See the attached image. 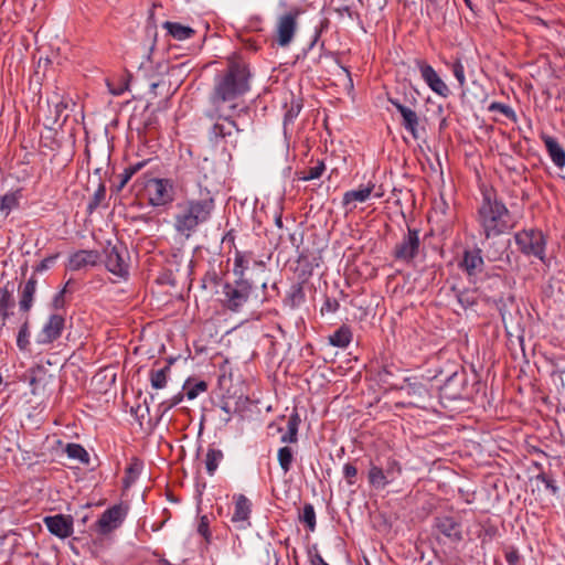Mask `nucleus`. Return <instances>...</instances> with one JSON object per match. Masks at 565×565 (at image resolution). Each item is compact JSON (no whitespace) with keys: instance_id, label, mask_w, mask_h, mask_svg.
I'll return each mask as SVG.
<instances>
[{"instance_id":"f257e3e1","label":"nucleus","mask_w":565,"mask_h":565,"mask_svg":"<svg viewBox=\"0 0 565 565\" xmlns=\"http://www.w3.org/2000/svg\"><path fill=\"white\" fill-rule=\"evenodd\" d=\"M250 77L246 63L231 60L226 70L215 76L214 86L209 96L215 111L223 110L225 105H228L230 110H235L236 100L250 89Z\"/></svg>"},{"instance_id":"f03ea898","label":"nucleus","mask_w":565,"mask_h":565,"mask_svg":"<svg viewBox=\"0 0 565 565\" xmlns=\"http://www.w3.org/2000/svg\"><path fill=\"white\" fill-rule=\"evenodd\" d=\"M175 207L174 230L188 238L201 224L211 218L215 209V200L207 191L203 198L180 202Z\"/></svg>"},{"instance_id":"7ed1b4c3","label":"nucleus","mask_w":565,"mask_h":565,"mask_svg":"<svg viewBox=\"0 0 565 565\" xmlns=\"http://www.w3.org/2000/svg\"><path fill=\"white\" fill-rule=\"evenodd\" d=\"M478 215L487 238L505 233L514 225L505 204L491 192L483 193Z\"/></svg>"},{"instance_id":"20e7f679","label":"nucleus","mask_w":565,"mask_h":565,"mask_svg":"<svg viewBox=\"0 0 565 565\" xmlns=\"http://www.w3.org/2000/svg\"><path fill=\"white\" fill-rule=\"evenodd\" d=\"M252 282L246 278H236L233 282L223 285L220 299L222 307L232 312H239L252 295Z\"/></svg>"},{"instance_id":"39448f33","label":"nucleus","mask_w":565,"mask_h":565,"mask_svg":"<svg viewBox=\"0 0 565 565\" xmlns=\"http://www.w3.org/2000/svg\"><path fill=\"white\" fill-rule=\"evenodd\" d=\"M515 243L522 254L545 262L546 239L542 231L523 230L514 235Z\"/></svg>"},{"instance_id":"423d86ee","label":"nucleus","mask_w":565,"mask_h":565,"mask_svg":"<svg viewBox=\"0 0 565 565\" xmlns=\"http://www.w3.org/2000/svg\"><path fill=\"white\" fill-rule=\"evenodd\" d=\"M419 230L407 226V232L397 242L392 250L395 260L411 264L419 255L422 241Z\"/></svg>"},{"instance_id":"0eeeda50","label":"nucleus","mask_w":565,"mask_h":565,"mask_svg":"<svg viewBox=\"0 0 565 565\" xmlns=\"http://www.w3.org/2000/svg\"><path fill=\"white\" fill-rule=\"evenodd\" d=\"M149 204L153 207L166 206L173 202L175 195L174 181L153 178L146 183Z\"/></svg>"},{"instance_id":"6e6552de","label":"nucleus","mask_w":565,"mask_h":565,"mask_svg":"<svg viewBox=\"0 0 565 565\" xmlns=\"http://www.w3.org/2000/svg\"><path fill=\"white\" fill-rule=\"evenodd\" d=\"M105 254V266L114 275L126 278L129 274L128 264L125 256L128 255V250L122 243L111 245L110 243L104 248Z\"/></svg>"},{"instance_id":"1a4fd4ad","label":"nucleus","mask_w":565,"mask_h":565,"mask_svg":"<svg viewBox=\"0 0 565 565\" xmlns=\"http://www.w3.org/2000/svg\"><path fill=\"white\" fill-rule=\"evenodd\" d=\"M128 508L124 504H115L107 509L94 523L95 531L100 535H107L118 529L124 522Z\"/></svg>"},{"instance_id":"9d476101","label":"nucleus","mask_w":565,"mask_h":565,"mask_svg":"<svg viewBox=\"0 0 565 565\" xmlns=\"http://www.w3.org/2000/svg\"><path fill=\"white\" fill-rule=\"evenodd\" d=\"M300 14L299 9H295L285 14H281L277 19L276 23V42L279 46H288L296 34L298 22L297 19Z\"/></svg>"},{"instance_id":"9b49d317","label":"nucleus","mask_w":565,"mask_h":565,"mask_svg":"<svg viewBox=\"0 0 565 565\" xmlns=\"http://www.w3.org/2000/svg\"><path fill=\"white\" fill-rule=\"evenodd\" d=\"M468 385V376L463 369L454 371L440 387L443 397L449 401L460 399L465 396Z\"/></svg>"},{"instance_id":"f8f14e48","label":"nucleus","mask_w":565,"mask_h":565,"mask_svg":"<svg viewBox=\"0 0 565 565\" xmlns=\"http://www.w3.org/2000/svg\"><path fill=\"white\" fill-rule=\"evenodd\" d=\"M216 113L218 114L217 120L210 130V138L216 141L222 139L225 142H235V140H233L234 134L242 131L236 121L232 119L231 115L223 114V110Z\"/></svg>"},{"instance_id":"ddd939ff","label":"nucleus","mask_w":565,"mask_h":565,"mask_svg":"<svg viewBox=\"0 0 565 565\" xmlns=\"http://www.w3.org/2000/svg\"><path fill=\"white\" fill-rule=\"evenodd\" d=\"M510 241H493L486 246V258L492 263H499L498 268L507 270L512 267V252L509 250Z\"/></svg>"},{"instance_id":"4468645a","label":"nucleus","mask_w":565,"mask_h":565,"mask_svg":"<svg viewBox=\"0 0 565 565\" xmlns=\"http://www.w3.org/2000/svg\"><path fill=\"white\" fill-rule=\"evenodd\" d=\"M65 318L62 315L53 313L43 324L41 331L36 335V343L51 344L57 340L64 330Z\"/></svg>"},{"instance_id":"2eb2a0df","label":"nucleus","mask_w":565,"mask_h":565,"mask_svg":"<svg viewBox=\"0 0 565 565\" xmlns=\"http://www.w3.org/2000/svg\"><path fill=\"white\" fill-rule=\"evenodd\" d=\"M387 100L398 110L402 116L401 125L414 139L419 138L420 119L415 110L404 105L398 98L388 97Z\"/></svg>"},{"instance_id":"dca6fc26","label":"nucleus","mask_w":565,"mask_h":565,"mask_svg":"<svg viewBox=\"0 0 565 565\" xmlns=\"http://www.w3.org/2000/svg\"><path fill=\"white\" fill-rule=\"evenodd\" d=\"M434 526L452 543L462 541V527L460 521L450 515L436 516Z\"/></svg>"},{"instance_id":"f3484780","label":"nucleus","mask_w":565,"mask_h":565,"mask_svg":"<svg viewBox=\"0 0 565 565\" xmlns=\"http://www.w3.org/2000/svg\"><path fill=\"white\" fill-rule=\"evenodd\" d=\"M482 250L478 247L473 249H466L458 266L471 279L483 271L484 260L481 255Z\"/></svg>"},{"instance_id":"a211bd4d","label":"nucleus","mask_w":565,"mask_h":565,"mask_svg":"<svg viewBox=\"0 0 565 565\" xmlns=\"http://www.w3.org/2000/svg\"><path fill=\"white\" fill-rule=\"evenodd\" d=\"M50 533L60 537L66 539L73 533V518L72 515L55 514L45 516L43 520Z\"/></svg>"},{"instance_id":"6ab92c4d","label":"nucleus","mask_w":565,"mask_h":565,"mask_svg":"<svg viewBox=\"0 0 565 565\" xmlns=\"http://www.w3.org/2000/svg\"><path fill=\"white\" fill-rule=\"evenodd\" d=\"M417 65L420 71L422 78L429 86V88L439 96L447 97L449 94V88L439 77L433 66L424 61H417Z\"/></svg>"},{"instance_id":"aec40b11","label":"nucleus","mask_w":565,"mask_h":565,"mask_svg":"<svg viewBox=\"0 0 565 565\" xmlns=\"http://www.w3.org/2000/svg\"><path fill=\"white\" fill-rule=\"evenodd\" d=\"M250 501L244 495L238 494L235 500V511L232 516V522L236 525L237 529H246L249 523V514H250Z\"/></svg>"},{"instance_id":"412c9836","label":"nucleus","mask_w":565,"mask_h":565,"mask_svg":"<svg viewBox=\"0 0 565 565\" xmlns=\"http://www.w3.org/2000/svg\"><path fill=\"white\" fill-rule=\"evenodd\" d=\"M99 258L100 255L97 250L81 249L70 256L68 268L79 270L88 266H95Z\"/></svg>"},{"instance_id":"4be33fe9","label":"nucleus","mask_w":565,"mask_h":565,"mask_svg":"<svg viewBox=\"0 0 565 565\" xmlns=\"http://www.w3.org/2000/svg\"><path fill=\"white\" fill-rule=\"evenodd\" d=\"M401 390L406 391L407 395L413 398L411 403L414 405L425 402L430 397L428 387L416 380L412 381V379H405V385H403Z\"/></svg>"},{"instance_id":"5701e85b","label":"nucleus","mask_w":565,"mask_h":565,"mask_svg":"<svg viewBox=\"0 0 565 565\" xmlns=\"http://www.w3.org/2000/svg\"><path fill=\"white\" fill-rule=\"evenodd\" d=\"M541 139L544 142L547 153L553 163L558 168H563L565 166L564 148L558 143V141L554 137H551L548 135L542 134Z\"/></svg>"},{"instance_id":"b1692460","label":"nucleus","mask_w":565,"mask_h":565,"mask_svg":"<svg viewBox=\"0 0 565 565\" xmlns=\"http://www.w3.org/2000/svg\"><path fill=\"white\" fill-rule=\"evenodd\" d=\"M36 284H38V281L34 277V275H32L29 278V280L25 282V285L23 286V288L21 290V295H20V301H19V307H20L21 311H23V312L30 311L32 303H33V296L36 290Z\"/></svg>"},{"instance_id":"393cba45","label":"nucleus","mask_w":565,"mask_h":565,"mask_svg":"<svg viewBox=\"0 0 565 565\" xmlns=\"http://www.w3.org/2000/svg\"><path fill=\"white\" fill-rule=\"evenodd\" d=\"M168 34L178 41L186 40L195 34V30L179 22L167 21L162 24Z\"/></svg>"},{"instance_id":"a878e982","label":"nucleus","mask_w":565,"mask_h":565,"mask_svg":"<svg viewBox=\"0 0 565 565\" xmlns=\"http://www.w3.org/2000/svg\"><path fill=\"white\" fill-rule=\"evenodd\" d=\"M352 340L351 329L343 324L333 334L329 335V343L338 348H347Z\"/></svg>"},{"instance_id":"bb28decb","label":"nucleus","mask_w":565,"mask_h":565,"mask_svg":"<svg viewBox=\"0 0 565 565\" xmlns=\"http://www.w3.org/2000/svg\"><path fill=\"white\" fill-rule=\"evenodd\" d=\"M373 188H374V185H367L365 188L345 192L343 195V201H342L343 205L348 206L354 201L365 202L370 198V195L373 191Z\"/></svg>"},{"instance_id":"cd10ccee","label":"nucleus","mask_w":565,"mask_h":565,"mask_svg":"<svg viewBox=\"0 0 565 565\" xmlns=\"http://www.w3.org/2000/svg\"><path fill=\"white\" fill-rule=\"evenodd\" d=\"M451 291L455 294L462 309H468L477 303L478 297L476 290L458 289L454 286L451 287Z\"/></svg>"},{"instance_id":"c85d7f7f","label":"nucleus","mask_w":565,"mask_h":565,"mask_svg":"<svg viewBox=\"0 0 565 565\" xmlns=\"http://www.w3.org/2000/svg\"><path fill=\"white\" fill-rule=\"evenodd\" d=\"M369 482L376 489H383L391 483L384 473V469L374 465L369 470Z\"/></svg>"},{"instance_id":"c756f323","label":"nucleus","mask_w":565,"mask_h":565,"mask_svg":"<svg viewBox=\"0 0 565 565\" xmlns=\"http://www.w3.org/2000/svg\"><path fill=\"white\" fill-rule=\"evenodd\" d=\"M169 373V365H164L159 370H151L149 374L151 386L154 390H161L166 387Z\"/></svg>"},{"instance_id":"7c9ffc66","label":"nucleus","mask_w":565,"mask_h":565,"mask_svg":"<svg viewBox=\"0 0 565 565\" xmlns=\"http://www.w3.org/2000/svg\"><path fill=\"white\" fill-rule=\"evenodd\" d=\"M286 303L290 308H296L305 301V291L300 284L292 285L286 299Z\"/></svg>"},{"instance_id":"2f4dec72","label":"nucleus","mask_w":565,"mask_h":565,"mask_svg":"<svg viewBox=\"0 0 565 565\" xmlns=\"http://www.w3.org/2000/svg\"><path fill=\"white\" fill-rule=\"evenodd\" d=\"M223 452L220 449L209 448L206 458H205V467L206 471L210 476H212L218 467L220 461L223 459Z\"/></svg>"},{"instance_id":"473e14b6","label":"nucleus","mask_w":565,"mask_h":565,"mask_svg":"<svg viewBox=\"0 0 565 565\" xmlns=\"http://www.w3.org/2000/svg\"><path fill=\"white\" fill-rule=\"evenodd\" d=\"M65 451L67 456L72 459H77L82 463L89 462V455L86 449L79 444H67Z\"/></svg>"},{"instance_id":"72a5a7b5","label":"nucleus","mask_w":565,"mask_h":565,"mask_svg":"<svg viewBox=\"0 0 565 565\" xmlns=\"http://www.w3.org/2000/svg\"><path fill=\"white\" fill-rule=\"evenodd\" d=\"M17 345L21 351H29L30 347V323L29 317L25 318L23 323L20 327L17 337Z\"/></svg>"},{"instance_id":"f704fd0d","label":"nucleus","mask_w":565,"mask_h":565,"mask_svg":"<svg viewBox=\"0 0 565 565\" xmlns=\"http://www.w3.org/2000/svg\"><path fill=\"white\" fill-rule=\"evenodd\" d=\"M300 522L305 523L310 532L316 530V512L315 508L310 503H306L302 509V513L299 516Z\"/></svg>"},{"instance_id":"c9c22d12","label":"nucleus","mask_w":565,"mask_h":565,"mask_svg":"<svg viewBox=\"0 0 565 565\" xmlns=\"http://www.w3.org/2000/svg\"><path fill=\"white\" fill-rule=\"evenodd\" d=\"M19 205V196L15 192L7 193L0 196V211L8 215L13 209Z\"/></svg>"},{"instance_id":"e433bc0d","label":"nucleus","mask_w":565,"mask_h":565,"mask_svg":"<svg viewBox=\"0 0 565 565\" xmlns=\"http://www.w3.org/2000/svg\"><path fill=\"white\" fill-rule=\"evenodd\" d=\"M183 390L185 391V393H183L184 396L189 399H194L201 392L207 390V384L204 381H199L192 385L191 380H188L183 385Z\"/></svg>"},{"instance_id":"4c0bfd02","label":"nucleus","mask_w":565,"mask_h":565,"mask_svg":"<svg viewBox=\"0 0 565 565\" xmlns=\"http://www.w3.org/2000/svg\"><path fill=\"white\" fill-rule=\"evenodd\" d=\"M292 460L294 454L290 447L285 446L278 450V462L284 472H288L290 470Z\"/></svg>"},{"instance_id":"58836bf2","label":"nucleus","mask_w":565,"mask_h":565,"mask_svg":"<svg viewBox=\"0 0 565 565\" xmlns=\"http://www.w3.org/2000/svg\"><path fill=\"white\" fill-rule=\"evenodd\" d=\"M324 170H326V166H324L323 161H318L315 167H310L307 170L301 171L300 172L301 175L299 177V179L303 180V181L318 179L322 175Z\"/></svg>"},{"instance_id":"ea45409f","label":"nucleus","mask_w":565,"mask_h":565,"mask_svg":"<svg viewBox=\"0 0 565 565\" xmlns=\"http://www.w3.org/2000/svg\"><path fill=\"white\" fill-rule=\"evenodd\" d=\"M10 282H8L4 287L0 288V308L12 309L15 305L14 298L12 296L13 287L9 289Z\"/></svg>"},{"instance_id":"a19ab883","label":"nucleus","mask_w":565,"mask_h":565,"mask_svg":"<svg viewBox=\"0 0 565 565\" xmlns=\"http://www.w3.org/2000/svg\"><path fill=\"white\" fill-rule=\"evenodd\" d=\"M382 468L384 469V473H385L386 478L391 482H393L402 472L399 462L392 458L387 459L385 466Z\"/></svg>"},{"instance_id":"79ce46f5","label":"nucleus","mask_w":565,"mask_h":565,"mask_svg":"<svg viewBox=\"0 0 565 565\" xmlns=\"http://www.w3.org/2000/svg\"><path fill=\"white\" fill-rule=\"evenodd\" d=\"M535 466L541 470L536 479L543 482L545 488L550 490L552 494H556L558 492V487L556 486L555 480L543 471L542 465L535 463Z\"/></svg>"},{"instance_id":"37998d69","label":"nucleus","mask_w":565,"mask_h":565,"mask_svg":"<svg viewBox=\"0 0 565 565\" xmlns=\"http://www.w3.org/2000/svg\"><path fill=\"white\" fill-rule=\"evenodd\" d=\"M184 398V394L182 392L178 393L170 399H166L161 402L158 406L159 411L161 412V416L164 415L168 411H170L172 407L177 406L182 402Z\"/></svg>"},{"instance_id":"c03bdc74","label":"nucleus","mask_w":565,"mask_h":565,"mask_svg":"<svg viewBox=\"0 0 565 565\" xmlns=\"http://www.w3.org/2000/svg\"><path fill=\"white\" fill-rule=\"evenodd\" d=\"M105 195H106V186H105V184L103 182H99L98 183V188L95 191L94 196H93L92 201L88 204V209L90 211H93L97 206H99L102 201L105 199Z\"/></svg>"},{"instance_id":"a18cd8bd","label":"nucleus","mask_w":565,"mask_h":565,"mask_svg":"<svg viewBox=\"0 0 565 565\" xmlns=\"http://www.w3.org/2000/svg\"><path fill=\"white\" fill-rule=\"evenodd\" d=\"M242 401V396L238 401H233L232 398L224 399L221 405V409L227 415V418H225L226 422L230 420V416L233 413H236L239 411V402Z\"/></svg>"},{"instance_id":"49530a36","label":"nucleus","mask_w":565,"mask_h":565,"mask_svg":"<svg viewBox=\"0 0 565 565\" xmlns=\"http://www.w3.org/2000/svg\"><path fill=\"white\" fill-rule=\"evenodd\" d=\"M451 71L454 76L459 83L460 87H463L466 84V77H465V67L460 60H456L451 65Z\"/></svg>"},{"instance_id":"de8ad7c7","label":"nucleus","mask_w":565,"mask_h":565,"mask_svg":"<svg viewBox=\"0 0 565 565\" xmlns=\"http://www.w3.org/2000/svg\"><path fill=\"white\" fill-rule=\"evenodd\" d=\"M489 109L490 110H497V111L501 113L502 115H504L507 118H509L511 120H515L516 119L514 110L510 106H508L505 104L492 103L490 105Z\"/></svg>"},{"instance_id":"09e8293b","label":"nucleus","mask_w":565,"mask_h":565,"mask_svg":"<svg viewBox=\"0 0 565 565\" xmlns=\"http://www.w3.org/2000/svg\"><path fill=\"white\" fill-rule=\"evenodd\" d=\"M246 260L244 259V256L241 254H237L234 260V268L233 273L236 276V278H245V269H246Z\"/></svg>"},{"instance_id":"8fccbe9b","label":"nucleus","mask_w":565,"mask_h":565,"mask_svg":"<svg viewBox=\"0 0 565 565\" xmlns=\"http://www.w3.org/2000/svg\"><path fill=\"white\" fill-rule=\"evenodd\" d=\"M209 526H210V521H209L207 515H202L199 521L198 532L205 539L206 542H210V539H211V532H210Z\"/></svg>"},{"instance_id":"3c124183","label":"nucleus","mask_w":565,"mask_h":565,"mask_svg":"<svg viewBox=\"0 0 565 565\" xmlns=\"http://www.w3.org/2000/svg\"><path fill=\"white\" fill-rule=\"evenodd\" d=\"M138 473H139V466L137 463L130 465L126 469V476L124 478V484L126 488L130 487V484L136 480Z\"/></svg>"},{"instance_id":"603ef678","label":"nucleus","mask_w":565,"mask_h":565,"mask_svg":"<svg viewBox=\"0 0 565 565\" xmlns=\"http://www.w3.org/2000/svg\"><path fill=\"white\" fill-rule=\"evenodd\" d=\"M58 254L50 255L45 257L43 260H41L34 268V274L42 273L44 270H47L51 266L54 265L55 260L57 259Z\"/></svg>"},{"instance_id":"864d4df0","label":"nucleus","mask_w":565,"mask_h":565,"mask_svg":"<svg viewBox=\"0 0 565 565\" xmlns=\"http://www.w3.org/2000/svg\"><path fill=\"white\" fill-rule=\"evenodd\" d=\"M356 475H358V469L354 465H352V463L344 465L343 476L350 486H353L355 483Z\"/></svg>"},{"instance_id":"5fc2aeb1","label":"nucleus","mask_w":565,"mask_h":565,"mask_svg":"<svg viewBox=\"0 0 565 565\" xmlns=\"http://www.w3.org/2000/svg\"><path fill=\"white\" fill-rule=\"evenodd\" d=\"M44 374V370L41 366H38L36 369H31L29 371V384L32 387V393L35 394L36 384L41 380L38 375Z\"/></svg>"},{"instance_id":"6e6d98bb","label":"nucleus","mask_w":565,"mask_h":565,"mask_svg":"<svg viewBox=\"0 0 565 565\" xmlns=\"http://www.w3.org/2000/svg\"><path fill=\"white\" fill-rule=\"evenodd\" d=\"M339 306L340 305L337 299L327 297L324 303L321 307V313L324 315L335 312L339 309Z\"/></svg>"},{"instance_id":"4d7b16f0","label":"nucleus","mask_w":565,"mask_h":565,"mask_svg":"<svg viewBox=\"0 0 565 565\" xmlns=\"http://www.w3.org/2000/svg\"><path fill=\"white\" fill-rule=\"evenodd\" d=\"M504 556L509 565H518L520 562L519 551L514 547H508L505 550Z\"/></svg>"},{"instance_id":"13d9d810","label":"nucleus","mask_w":565,"mask_h":565,"mask_svg":"<svg viewBox=\"0 0 565 565\" xmlns=\"http://www.w3.org/2000/svg\"><path fill=\"white\" fill-rule=\"evenodd\" d=\"M107 86L109 88V92L115 96H119L126 89H128V83L122 81L118 82L117 85L113 84L111 82H107Z\"/></svg>"},{"instance_id":"bf43d9fd","label":"nucleus","mask_w":565,"mask_h":565,"mask_svg":"<svg viewBox=\"0 0 565 565\" xmlns=\"http://www.w3.org/2000/svg\"><path fill=\"white\" fill-rule=\"evenodd\" d=\"M332 3L334 4V10L340 14L344 15L347 14L349 18H352V10L351 7L344 3H340V0H332Z\"/></svg>"},{"instance_id":"052dcab7","label":"nucleus","mask_w":565,"mask_h":565,"mask_svg":"<svg viewBox=\"0 0 565 565\" xmlns=\"http://www.w3.org/2000/svg\"><path fill=\"white\" fill-rule=\"evenodd\" d=\"M298 429L292 426H288V431L281 436V443H296L297 441Z\"/></svg>"},{"instance_id":"680f3d73","label":"nucleus","mask_w":565,"mask_h":565,"mask_svg":"<svg viewBox=\"0 0 565 565\" xmlns=\"http://www.w3.org/2000/svg\"><path fill=\"white\" fill-rule=\"evenodd\" d=\"M309 557L311 565H329L318 552H309Z\"/></svg>"},{"instance_id":"e2e57ef3","label":"nucleus","mask_w":565,"mask_h":565,"mask_svg":"<svg viewBox=\"0 0 565 565\" xmlns=\"http://www.w3.org/2000/svg\"><path fill=\"white\" fill-rule=\"evenodd\" d=\"M300 110H301L300 104L291 105V108L285 115V119L292 120L294 118H296L299 115Z\"/></svg>"},{"instance_id":"0e129e2a","label":"nucleus","mask_w":565,"mask_h":565,"mask_svg":"<svg viewBox=\"0 0 565 565\" xmlns=\"http://www.w3.org/2000/svg\"><path fill=\"white\" fill-rule=\"evenodd\" d=\"M64 294H65V290H61L60 292H57L55 296H54V299H53V307L55 309H58L61 307H63L64 305Z\"/></svg>"},{"instance_id":"69168bd1","label":"nucleus","mask_w":565,"mask_h":565,"mask_svg":"<svg viewBox=\"0 0 565 565\" xmlns=\"http://www.w3.org/2000/svg\"><path fill=\"white\" fill-rule=\"evenodd\" d=\"M150 162H151V159L142 160L137 163L130 164V168L134 169L135 173H137Z\"/></svg>"},{"instance_id":"338daca9","label":"nucleus","mask_w":565,"mask_h":565,"mask_svg":"<svg viewBox=\"0 0 565 565\" xmlns=\"http://www.w3.org/2000/svg\"><path fill=\"white\" fill-rule=\"evenodd\" d=\"M299 424H300L299 415L297 413L292 414L288 419V426H292L298 429Z\"/></svg>"},{"instance_id":"774afa93","label":"nucleus","mask_w":565,"mask_h":565,"mask_svg":"<svg viewBox=\"0 0 565 565\" xmlns=\"http://www.w3.org/2000/svg\"><path fill=\"white\" fill-rule=\"evenodd\" d=\"M119 183L115 185V190L117 192H120L129 181V179H127L122 173L119 175Z\"/></svg>"}]
</instances>
